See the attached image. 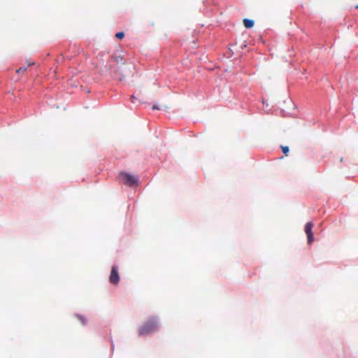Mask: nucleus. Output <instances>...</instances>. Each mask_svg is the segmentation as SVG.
<instances>
[{
  "mask_svg": "<svg viewBox=\"0 0 358 358\" xmlns=\"http://www.w3.org/2000/svg\"><path fill=\"white\" fill-rule=\"evenodd\" d=\"M152 109H153V110H159V109H160V108H159V107H158V106H152Z\"/></svg>",
  "mask_w": 358,
  "mask_h": 358,
  "instance_id": "11",
  "label": "nucleus"
},
{
  "mask_svg": "<svg viewBox=\"0 0 358 358\" xmlns=\"http://www.w3.org/2000/svg\"><path fill=\"white\" fill-rule=\"evenodd\" d=\"M78 318L80 320V321L81 322V323L83 324H86V320H85V318L83 316L78 315Z\"/></svg>",
  "mask_w": 358,
  "mask_h": 358,
  "instance_id": "10",
  "label": "nucleus"
},
{
  "mask_svg": "<svg viewBox=\"0 0 358 358\" xmlns=\"http://www.w3.org/2000/svg\"><path fill=\"white\" fill-rule=\"evenodd\" d=\"M314 224L312 222H307L305 225V232L307 235L308 243L311 244L313 242V234L312 229L313 228Z\"/></svg>",
  "mask_w": 358,
  "mask_h": 358,
  "instance_id": "4",
  "label": "nucleus"
},
{
  "mask_svg": "<svg viewBox=\"0 0 358 358\" xmlns=\"http://www.w3.org/2000/svg\"><path fill=\"white\" fill-rule=\"evenodd\" d=\"M112 59L113 60H115V62H117V63L122 62V61H123V58L120 55H119V56H113L112 57Z\"/></svg>",
  "mask_w": 358,
  "mask_h": 358,
  "instance_id": "6",
  "label": "nucleus"
},
{
  "mask_svg": "<svg viewBox=\"0 0 358 358\" xmlns=\"http://www.w3.org/2000/svg\"><path fill=\"white\" fill-rule=\"evenodd\" d=\"M109 281L113 285H117L120 281V275L118 273V268L117 266H113L111 268Z\"/></svg>",
  "mask_w": 358,
  "mask_h": 358,
  "instance_id": "3",
  "label": "nucleus"
},
{
  "mask_svg": "<svg viewBox=\"0 0 358 358\" xmlns=\"http://www.w3.org/2000/svg\"><path fill=\"white\" fill-rule=\"evenodd\" d=\"M355 8L358 10V5L355 6Z\"/></svg>",
  "mask_w": 358,
  "mask_h": 358,
  "instance_id": "13",
  "label": "nucleus"
},
{
  "mask_svg": "<svg viewBox=\"0 0 358 358\" xmlns=\"http://www.w3.org/2000/svg\"><path fill=\"white\" fill-rule=\"evenodd\" d=\"M119 179L121 182L129 186H134L138 183V179L134 176L124 172L120 173Z\"/></svg>",
  "mask_w": 358,
  "mask_h": 358,
  "instance_id": "2",
  "label": "nucleus"
},
{
  "mask_svg": "<svg viewBox=\"0 0 358 358\" xmlns=\"http://www.w3.org/2000/svg\"><path fill=\"white\" fill-rule=\"evenodd\" d=\"M243 24L245 28L250 29L252 28L254 26V21L250 19H244L243 20Z\"/></svg>",
  "mask_w": 358,
  "mask_h": 358,
  "instance_id": "5",
  "label": "nucleus"
},
{
  "mask_svg": "<svg viewBox=\"0 0 358 358\" xmlns=\"http://www.w3.org/2000/svg\"><path fill=\"white\" fill-rule=\"evenodd\" d=\"M33 64H34V63H30V64H29V66H31V65H33Z\"/></svg>",
  "mask_w": 358,
  "mask_h": 358,
  "instance_id": "14",
  "label": "nucleus"
},
{
  "mask_svg": "<svg viewBox=\"0 0 358 358\" xmlns=\"http://www.w3.org/2000/svg\"><path fill=\"white\" fill-rule=\"evenodd\" d=\"M124 36V33L121 31V32H117L116 34H115V37L117 38L118 39H122Z\"/></svg>",
  "mask_w": 358,
  "mask_h": 358,
  "instance_id": "7",
  "label": "nucleus"
},
{
  "mask_svg": "<svg viewBox=\"0 0 358 358\" xmlns=\"http://www.w3.org/2000/svg\"><path fill=\"white\" fill-rule=\"evenodd\" d=\"M27 71V67H20L18 69H17L16 71V73H24Z\"/></svg>",
  "mask_w": 358,
  "mask_h": 358,
  "instance_id": "9",
  "label": "nucleus"
},
{
  "mask_svg": "<svg viewBox=\"0 0 358 358\" xmlns=\"http://www.w3.org/2000/svg\"><path fill=\"white\" fill-rule=\"evenodd\" d=\"M282 151L285 155H287V153L289 152V148L287 146H282Z\"/></svg>",
  "mask_w": 358,
  "mask_h": 358,
  "instance_id": "8",
  "label": "nucleus"
},
{
  "mask_svg": "<svg viewBox=\"0 0 358 358\" xmlns=\"http://www.w3.org/2000/svg\"><path fill=\"white\" fill-rule=\"evenodd\" d=\"M343 161V157L340 158V162H342Z\"/></svg>",
  "mask_w": 358,
  "mask_h": 358,
  "instance_id": "12",
  "label": "nucleus"
},
{
  "mask_svg": "<svg viewBox=\"0 0 358 358\" xmlns=\"http://www.w3.org/2000/svg\"><path fill=\"white\" fill-rule=\"evenodd\" d=\"M158 328L157 320L151 317L138 329V335L144 336L155 331Z\"/></svg>",
  "mask_w": 358,
  "mask_h": 358,
  "instance_id": "1",
  "label": "nucleus"
}]
</instances>
